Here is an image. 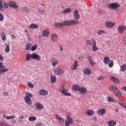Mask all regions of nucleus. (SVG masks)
Instances as JSON below:
<instances>
[{
  "instance_id": "20",
  "label": "nucleus",
  "mask_w": 126,
  "mask_h": 126,
  "mask_svg": "<svg viewBox=\"0 0 126 126\" xmlns=\"http://www.w3.org/2000/svg\"><path fill=\"white\" fill-rule=\"evenodd\" d=\"M26 60L27 62H30L31 60H33V53H28L26 55Z\"/></svg>"
},
{
  "instance_id": "4",
  "label": "nucleus",
  "mask_w": 126,
  "mask_h": 126,
  "mask_svg": "<svg viewBox=\"0 0 126 126\" xmlns=\"http://www.w3.org/2000/svg\"><path fill=\"white\" fill-rule=\"evenodd\" d=\"M53 73L56 75H63L64 73V70L60 66L56 67L53 70Z\"/></svg>"
},
{
  "instance_id": "1",
  "label": "nucleus",
  "mask_w": 126,
  "mask_h": 126,
  "mask_svg": "<svg viewBox=\"0 0 126 126\" xmlns=\"http://www.w3.org/2000/svg\"><path fill=\"white\" fill-rule=\"evenodd\" d=\"M77 24H79V21L69 20L65 21L63 23H56L54 25L57 28H61L63 26H72Z\"/></svg>"
},
{
  "instance_id": "61",
  "label": "nucleus",
  "mask_w": 126,
  "mask_h": 126,
  "mask_svg": "<svg viewBox=\"0 0 126 126\" xmlns=\"http://www.w3.org/2000/svg\"><path fill=\"white\" fill-rule=\"evenodd\" d=\"M27 36H28V40L29 41H31L32 38H31V37H30V36H29V34L28 35H27Z\"/></svg>"
},
{
  "instance_id": "13",
  "label": "nucleus",
  "mask_w": 126,
  "mask_h": 126,
  "mask_svg": "<svg viewBox=\"0 0 126 126\" xmlns=\"http://www.w3.org/2000/svg\"><path fill=\"white\" fill-rule=\"evenodd\" d=\"M59 38L58 37V34L53 33L51 35V40L52 42H58Z\"/></svg>"
},
{
  "instance_id": "63",
  "label": "nucleus",
  "mask_w": 126,
  "mask_h": 126,
  "mask_svg": "<svg viewBox=\"0 0 126 126\" xmlns=\"http://www.w3.org/2000/svg\"><path fill=\"white\" fill-rule=\"evenodd\" d=\"M39 13H40V14H44V11L43 10H41V11H39Z\"/></svg>"
},
{
  "instance_id": "56",
  "label": "nucleus",
  "mask_w": 126,
  "mask_h": 126,
  "mask_svg": "<svg viewBox=\"0 0 126 126\" xmlns=\"http://www.w3.org/2000/svg\"><path fill=\"white\" fill-rule=\"evenodd\" d=\"M35 126H44V125H43V124H42V123H38Z\"/></svg>"
},
{
  "instance_id": "25",
  "label": "nucleus",
  "mask_w": 126,
  "mask_h": 126,
  "mask_svg": "<svg viewBox=\"0 0 126 126\" xmlns=\"http://www.w3.org/2000/svg\"><path fill=\"white\" fill-rule=\"evenodd\" d=\"M117 125V121L115 120H110L107 122V126H115Z\"/></svg>"
},
{
  "instance_id": "46",
  "label": "nucleus",
  "mask_w": 126,
  "mask_h": 126,
  "mask_svg": "<svg viewBox=\"0 0 126 126\" xmlns=\"http://www.w3.org/2000/svg\"><path fill=\"white\" fill-rule=\"evenodd\" d=\"M113 66H114V62L113 61V60H110V62L108 63V66L111 68L113 67Z\"/></svg>"
},
{
  "instance_id": "27",
  "label": "nucleus",
  "mask_w": 126,
  "mask_h": 126,
  "mask_svg": "<svg viewBox=\"0 0 126 126\" xmlns=\"http://www.w3.org/2000/svg\"><path fill=\"white\" fill-rule=\"evenodd\" d=\"M30 29H38L39 28V25L35 24H32L29 26Z\"/></svg>"
},
{
  "instance_id": "7",
  "label": "nucleus",
  "mask_w": 126,
  "mask_h": 126,
  "mask_svg": "<svg viewBox=\"0 0 126 126\" xmlns=\"http://www.w3.org/2000/svg\"><path fill=\"white\" fill-rule=\"evenodd\" d=\"M105 25L107 28H114L116 26V23L107 21L105 23Z\"/></svg>"
},
{
  "instance_id": "52",
  "label": "nucleus",
  "mask_w": 126,
  "mask_h": 126,
  "mask_svg": "<svg viewBox=\"0 0 126 126\" xmlns=\"http://www.w3.org/2000/svg\"><path fill=\"white\" fill-rule=\"evenodd\" d=\"M104 78H105V77H104L103 76H100L97 78V81H100L101 80H103V79H104Z\"/></svg>"
},
{
  "instance_id": "59",
  "label": "nucleus",
  "mask_w": 126,
  "mask_h": 126,
  "mask_svg": "<svg viewBox=\"0 0 126 126\" xmlns=\"http://www.w3.org/2000/svg\"><path fill=\"white\" fill-rule=\"evenodd\" d=\"M60 48L61 52H63V46H62V45H60Z\"/></svg>"
},
{
  "instance_id": "22",
  "label": "nucleus",
  "mask_w": 126,
  "mask_h": 126,
  "mask_svg": "<svg viewBox=\"0 0 126 126\" xmlns=\"http://www.w3.org/2000/svg\"><path fill=\"white\" fill-rule=\"evenodd\" d=\"M106 109L102 108L101 109L97 110V114L100 116H104V114H106Z\"/></svg>"
},
{
  "instance_id": "51",
  "label": "nucleus",
  "mask_w": 126,
  "mask_h": 126,
  "mask_svg": "<svg viewBox=\"0 0 126 126\" xmlns=\"http://www.w3.org/2000/svg\"><path fill=\"white\" fill-rule=\"evenodd\" d=\"M98 12L99 14H104L105 13V11L102 9H98Z\"/></svg>"
},
{
  "instance_id": "10",
  "label": "nucleus",
  "mask_w": 126,
  "mask_h": 126,
  "mask_svg": "<svg viewBox=\"0 0 126 126\" xmlns=\"http://www.w3.org/2000/svg\"><path fill=\"white\" fill-rule=\"evenodd\" d=\"M55 117L56 119V120H58L59 121V124L61 125H63V123H64V119H63V117L60 116L58 114H55Z\"/></svg>"
},
{
  "instance_id": "42",
  "label": "nucleus",
  "mask_w": 126,
  "mask_h": 126,
  "mask_svg": "<svg viewBox=\"0 0 126 126\" xmlns=\"http://www.w3.org/2000/svg\"><path fill=\"white\" fill-rule=\"evenodd\" d=\"M36 120H37L36 116H32L29 118V121H30V122H34V121H36Z\"/></svg>"
},
{
  "instance_id": "23",
  "label": "nucleus",
  "mask_w": 126,
  "mask_h": 126,
  "mask_svg": "<svg viewBox=\"0 0 126 126\" xmlns=\"http://www.w3.org/2000/svg\"><path fill=\"white\" fill-rule=\"evenodd\" d=\"M83 73L85 75H90V74L92 73V70L91 69L87 68L84 69Z\"/></svg>"
},
{
  "instance_id": "44",
  "label": "nucleus",
  "mask_w": 126,
  "mask_h": 126,
  "mask_svg": "<svg viewBox=\"0 0 126 126\" xmlns=\"http://www.w3.org/2000/svg\"><path fill=\"white\" fill-rule=\"evenodd\" d=\"M22 10L23 11H25L26 13H29L30 10H29L28 8L27 7H22Z\"/></svg>"
},
{
  "instance_id": "55",
  "label": "nucleus",
  "mask_w": 126,
  "mask_h": 126,
  "mask_svg": "<svg viewBox=\"0 0 126 126\" xmlns=\"http://www.w3.org/2000/svg\"><path fill=\"white\" fill-rule=\"evenodd\" d=\"M3 6L4 8H7V7H8V3H4Z\"/></svg>"
},
{
  "instance_id": "38",
  "label": "nucleus",
  "mask_w": 126,
  "mask_h": 126,
  "mask_svg": "<svg viewBox=\"0 0 126 126\" xmlns=\"http://www.w3.org/2000/svg\"><path fill=\"white\" fill-rule=\"evenodd\" d=\"M93 41H95V39H92V40H87L86 41V43L89 46H91L93 44Z\"/></svg>"
},
{
  "instance_id": "3",
  "label": "nucleus",
  "mask_w": 126,
  "mask_h": 126,
  "mask_svg": "<svg viewBox=\"0 0 126 126\" xmlns=\"http://www.w3.org/2000/svg\"><path fill=\"white\" fill-rule=\"evenodd\" d=\"M31 98H33V94L29 93H26V96L24 97V100L28 105H32V102Z\"/></svg>"
},
{
  "instance_id": "41",
  "label": "nucleus",
  "mask_w": 126,
  "mask_h": 126,
  "mask_svg": "<svg viewBox=\"0 0 126 126\" xmlns=\"http://www.w3.org/2000/svg\"><path fill=\"white\" fill-rule=\"evenodd\" d=\"M26 51H30L31 50V44L30 43H27L25 48Z\"/></svg>"
},
{
  "instance_id": "24",
  "label": "nucleus",
  "mask_w": 126,
  "mask_h": 126,
  "mask_svg": "<svg viewBox=\"0 0 126 126\" xmlns=\"http://www.w3.org/2000/svg\"><path fill=\"white\" fill-rule=\"evenodd\" d=\"M109 90H111L113 92V93H116L117 91H119V89L117 88V87L115 86H110L109 87Z\"/></svg>"
},
{
  "instance_id": "62",
  "label": "nucleus",
  "mask_w": 126,
  "mask_h": 126,
  "mask_svg": "<svg viewBox=\"0 0 126 126\" xmlns=\"http://www.w3.org/2000/svg\"><path fill=\"white\" fill-rule=\"evenodd\" d=\"M25 32L27 33V36L29 35V33L28 32V31H27V30H25Z\"/></svg>"
},
{
  "instance_id": "43",
  "label": "nucleus",
  "mask_w": 126,
  "mask_h": 126,
  "mask_svg": "<svg viewBox=\"0 0 126 126\" xmlns=\"http://www.w3.org/2000/svg\"><path fill=\"white\" fill-rule=\"evenodd\" d=\"M97 35H102V34H106V32L103 30L98 31L97 32Z\"/></svg>"
},
{
  "instance_id": "11",
  "label": "nucleus",
  "mask_w": 126,
  "mask_h": 126,
  "mask_svg": "<svg viewBox=\"0 0 126 126\" xmlns=\"http://www.w3.org/2000/svg\"><path fill=\"white\" fill-rule=\"evenodd\" d=\"M119 6H121V5L117 2H113L109 4V7L111 8V9H116V8H119Z\"/></svg>"
},
{
  "instance_id": "54",
  "label": "nucleus",
  "mask_w": 126,
  "mask_h": 126,
  "mask_svg": "<svg viewBox=\"0 0 126 126\" xmlns=\"http://www.w3.org/2000/svg\"><path fill=\"white\" fill-rule=\"evenodd\" d=\"M107 100H108V102H114V99H113L110 96L108 97Z\"/></svg>"
},
{
  "instance_id": "12",
  "label": "nucleus",
  "mask_w": 126,
  "mask_h": 126,
  "mask_svg": "<svg viewBox=\"0 0 126 126\" xmlns=\"http://www.w3.org/2000/svg\"><path fill=\"white\" fill-rule=\"evenodd\" d=\"M73 17L75 19L74 20H76V21H77V20H79V18H80V15L79 14L78 10H75L74 11Z\"/></svg>"
},
{
  "instance_id": "15",
  "label": "nucleus",
  "mask_w": 126,
  "mask_h": 126,
  "mask_svg": "<svg viewBox=\"0 0 126 126\" xmlns=\"http://www.w3.org/2000/svg\"><path fill=\"white\" fill-rule=\"evenodd\" d=\"M98 50H99V48L98 47H97L96 40H93L92 51L93 52H96L98 51Z\"/></svg>"
},
{
  "instance_id": "40",
  "label": "nucleus",
  "mask_w": 126,
  "mask_h": 126,
  "mask_svg": "<svg viewBox=\"0 0 126 126\" xmlns=\"http://www.w3.org/2000/svg\"><path fill=\"white\" fill-rule=\"evenodd\" d=\"M119 104L124 107V108H126V103L125 102V101L123 100H120L119 101Z\"/></svg>"
},
{
  "instance_id": "31",
  "label": "nucleus",
  "mask_w": 126,
  "mask_h": 126,
  "mask_svg": "<svg viewBox=\"0 0 126 126\" xmlns=\"http://www.w3.org/2000/svg\"><path fill=\"white\" fill-rule=\"evenodd\" d=\"M110 79L111 80V81H113V82H114L115 83H119L120 82V80L115 77L111 76Z\"/></svg>"
},
{
  "instance_id": "57",
  "label": "nucleus",
  "mask_w": 126,
  "mask_h": 126,
  "mask_svg": "<svg viewBox=\"0 0 126 126\" xmlns=\"http://www.w3.org/2000/svg\"><path fill=\"white\" fill-rule=\"evenodd\" d=\"M3 60H4V57L0 54V61H3Z\"/></svg>"
},
{
  "instance_id": "45",
  "label": "nucleus",
  "mask_w": 126,
  "mask_h": 126,
  "mask_svg": "<svg viewBox=\"0 0 126 126\" xmlns=\"http://www.w3.org/2000/svg\"><path fill=\"white\" fill-rule=\"evenodd\" d=\"M116 97H121V96H122V94L121 93V92H120V91L118 90V91H117V92H115V93H114Z\"/></svg>"
},
{
  "instance_id": "29",
  "label": "nucleus",
  "mask_w": 126,
  "mask_h": 126,
  "mask_svg": "<svg viewBox=\"0 0 126 126\" xmlns=\"http://www.w3.org/2000/svg\"><path fill=\"white\" fill-rule=\"evenodd\" d=\"M110 61V58L108 56H105L103 58V63L105 64H108V63H109Z\"/></svg>"
},
{
  "instance_id": "48",
  "label": "nucleus",
  "mask_w": 126,
  "mask_h": 126,
  "mask_svg": "<svg viewBox=\"0 0 126 126\" xmlns=\"http://www.w3.org/2000/svg\"><path fill=\"white\" fill-rule=\"evenodd\" d=\"M32 51H36L37 50V44H34L33 46H32L31 48Z\"/></svg>"
},
{
  "instance_id": "39",
  "label": "nucleus",
  "mask_w": 126,
  "mask_h": 126,
  "mask_svg": "<svg viewBox=\"0 0 126 126\" xmlns=\"http://www.w3.org/2000/svg\"><path fill=\"white\" fill-rule=\"evenodd\" d=\"M120 70L121 71H126V64H123L120 67Z\"/></svg>"
},
{
  "instance_id": "14",
  "label": "nucleus",
  "mask_w": 126,
  "mask_h": 126,
  "mask_svg": "<svg viewBox=\"0 0 126 126\" xmlns=\"http://www.w3.org/2000/svg\"><path fill=\"white\" fill-rule=\"evenodd\" d=\"M32 60H34V61H37V62H40V61H41V56L38 55V54L36 53H33Z\"/></svg>"
},
{
  "instance_id": "47",
  "label": "nucleus",
  "mask_w": 126,
  "mask_h": 126,
  "mask_svg": "<svg viewBox=\"0 0 126 126\" xmlns=\"http://www.w3.org/2000/svg\"><path fill=\"white\" fill-rule=\"evenodd\" d=\"M4 20V16L0 12V22H2Z\"/></svg>"
},
{
  "instance_id": "64",
  "label": "nucleus",
  "mask_w": 126,
  "mask_h": 126,
  "mask_svg": "<svg viewBox=\"0 0 126 126\" xmlns=\"http://www.w3.org/2000/svg\"><path fill=\"white\" fill-rule=\"evenodd\" d=\"M11 124H12L13 125H14V124H16V122H15V121H13L11 122Z\"/></svg>"
},
{
  "instance_id": "58",
  "label": "nucleus",
  "mask_w": 126,
  "mask_h": 126,
  "mask_svg": "<svg viewBox=\"0 0 126 126\" xmlns=\"http://www.w3.org/2000/svg\"><path fill=\"white\" fill-rule=\"evenodd\" d=\"M11 37L13 40H14V39L16 38L15 35H14V34H11Z\"/></svg>"
},
{
  "instance_id": "50",
  "label": "nucleus",
  "mask_w": 126,
  "mask_h": 126,
  "mask_svg": "<svg viewBox=\"0 0 126 126\" xmlns=\"http://www.w3.org/2000/svg\"><path fill=\"white\" fill-rule=\"evenodd\" d=\"M122 42L124 45H126V36H123L122 37Z\"/></svg>"
},
{
  "instance_id": "32",
  "label": "nucleus",
  "mask_w": 126,
  "mask_h": 126,
  "mask_svg": "<svg viewBox=\"0 0 126 126\" xmlns=\"http://www.w3.org/2000/svg\"><path fill=\"white\" fill-rule=\"evenodd\" d=\"M70 12H71V8H70L65 9L62 11L63 14H66V13H70Z\"/></svg>"
},
{
  "instance_id": "36",
  "label": "nucleus",
  "mask_w": 126,
  "mask_h": 126,
  "mask_svg": "<svg viewBox=\"0 0 126 126\" xmlns=\"http://www.w3.org/2000/svg\"><path fill=\"white\" fill-rule=\"evenodd\" d=\"M0 36L3 41H5L6 40V36H5V33H4V32H1Z\"/></svg>"
},
{
  "instance_id": "18",
  "label": "nucleus",
  "mask_w": 126,
  "mask_h": 126,
  "mask_svg": "<svg viewBox=\"0 0 126 126\" xmlns=\"http://www.w3.org/2000/svg\"><path fill=\"white\" fill-rule=\"evenodd\" d=\"M35 109L37 111H41L42 109H44V105L40 103L37 102L35 104Z\"/></svg>"
},
{
  "instance_id": "35",
  "label": "nucleus",
  "mask_w": 126,
  "mask_h": 126,
  "mask_svg": "<svg viewBox=\"0 0 126 126\" xmlns=\"http://www.w3.org/2000/svg\"><path fill=\"white\" fill-rule=\"evenodd\" d=\"M5 45H6V47L5 49V53H9L10 51V46H9V44H6Z\"/></svg>"
},
{
  "instance_id": "8",
  "label": "nucleus",
  "mask_w": 126,
  "mask_h": 126,
  "mask_svg": "<svg viewBox=\"0 0 126 126\" xmlns=\"http://www.w3.org/2000/svg\"><path fill=\"white\" fill-rule=\"evenodd\" d=\"M117 30L118 33L120 34H123V32H125V31L126 30V27L125 25H119L117 28Z\"/></svg>"
},
{
  "instance_id": "16",
  "label": "nucleus",
  "mask_w": 126,
  "mask_h": 126,
  "mask_svg": "<svg viewBox=\"0 0 126 126\" xmlns=\"http://www.w3.org/2000/svg\"><path fill=\"white\" fill-rule=\"evenodd\" d=\"M79 92L80 94H81L82 95H84L87 93V88L84 87H80L79 88Z\"/></svg>"
},
{
  "instance_id": "6",
  "label": "nucleus",
  "mask_w": 126,
  "mask_h": 126,
  "mask_svg": "<svg viewBox=\"0 0 126 126\" xmlns=\"http://www.w3.org/2000/svg\"><path fill=\"white\" fill-rule=\"evenodd\" d=\"M8 71V68H5V66L2 65V63L0 62V74H3Z\"/></svg>"
},
{
  "instance_id": "28",
  "label": "nucleus",
  "mask_w": 126,
  "mask_h": 126,
  "mask_svg": "<svg viewBox=\"0 0 126 126\" xmlns=\"http://www.w3.org/2000/svg\"><path fill=\"white\" fill-rule=\"evenodd\" d=\"M87 59H88L90 64H91V65H93V66L95 65V63L94 62V61L92 60V58L91 57V56H88L87 57Z\"/></svg>"
},
{
  "instance_id": "60",
  "label": "nucleus",
  "mask_w": 126,
  "mask_h": 126,
  "mask_svg": "<svg viewBox=\"0 0 126 126\" xmlns=\"http://www.w3.org/2000/svg\"><path fill=\"white\" fill-rule=\"evenodd\" d=\"M4 96H8V92H4Z\"/></svg>"
},
{
  "instance_id": "26",
  "label": "nucleus",
  "mask_w": 126,
  "mask_h": 126,
  "mask_svg": "<svg viewBox=\"0 0 126 126\" xmlns=\"http://www.w3.org/2000/svg\"><path fill=\"white\" fill-rule=\"evenodd\" d=\"M77 66H78V63L77 61H75L73 65L71 66V70H75L77 68Z\"/></svg>"
},
{
  "instance_id": "53",
  "label": "nucleus",
  "mask_w": 126,
  "mask_h": 126,
  "mask_svg": "<svg viewBox=\"0 0 126 126\" xmlns=\"http://www.w3.org/2000/svg\"><path fill=\"white\" fill-rule=\"evenodd\" d=\"M28 86H29L30 88H34V85L30 82L28 83Z\"/></svg>"
},
{
  "instance_id": "9",
  "label": "nucleus",
  "mask_w": 126,
  "mask_h": 126,
  "mask_svg": "<svg viewBox=\"0 0 126 126\" xmlns=\"http://www.w3.org/2000/svg\"><path fill=\"white\" fill-rule=\"evenodd\" d=\"M9 5L10 7L14 8V9H17L18 8V5H17L16 2L13 1H10L9 2Z\"/></svg>"
},
{
  "instance_id": "17",
  "label": "nucleus",
  "mask_w": 126,
  "mask_h": 126,
  "mask_svg": "<svg viewBox=\"0 0 126 126\" xmlns=\"http://www.w3.org/2000/svg\"><path fill=\"white\" fill-rule=\"evenodd\" d=\"M51 62L52 66H57L59 63V60L57 58H51Z\"/></svg>"
},
{
  "instance_id": "49",
  "label": "nucleus",
  "mask_w": 126,
  "mask_h": 126,
  "mask_svg": "<svg viewBox=\"0 0 126 126\" xmlns=\"http://www.w3.org/2000/svg\"><path fill=\"white\" fill-rule=\"evenodd\" d=\"M3 10V7L2 6V0H0V11Z\"/></svg>"
},
{
  "instance_id": "21",
  "label": "nucleus",
  "mask_w": 126,
  "mask_h": 126,
  "mask_svg": "<svg viewBox=\"0 0 126 126\" xmlns=\"http://www.w3.org/2000/svg\"><path fill=\"white\" fill-rule=\"evenodd\" d=\"M39 96H45L48 95V91L44 89H41L39 91Z\"/></svg>"
},
{
  "instance_id": "2",
  "label": "nucleus",
  "mask_w": 126,
  "mask_h": 126,
  "mask_svg": "<svg viewBox=\"0 0 126 126\" xmlns=\"http://www.w3.org/2000/svg\"><path fill=\"white\" fill-rule=\"evenodd\" d=\"M59 91L60 92H61V93H62L64 96H68L69 97L71 96V94L68 93V89H65L64 88V84H61L59 89Z\"/></svg>"
},
{
  "instance_id": "33",
  "label": "nucleus",
  "mask_w": 126,
  "mask_h": 126,
  "mask_svg": "<svg viewBox=\"0 0 126 126\" xmlns=\"http://www.w3.org/2000/svg\"><path fill=\"white\" fill-rule=\"evenodd\" d=\"M94 114V111L93 110H88L86 112V115L87 116H93Z\"/></svg>"
},
{
  "instance_id": "37",
  "label": "nucleus",
  "mask_w": 126,
  "mask_h": 126,
  "mask_svg": "<svg viewBox=\"0 0 126 126\" xmlns=\"http://www.w3.org/2000/svg\"><path fill=\"white\" fill-rule=\"evenodd\" d=\"M5 118L6 120H13V119L16 118V116L15 115H11L10 116H5Z\"/></svg>"
},
{
  "instance_id": "19",
  "label": "nucleus",
  "mask_w": 126,
  "mask_h": 126,
  "mask_svg": "<svg viewBox=\"0 0 126 126\" xmlns=\"http://www.w3.org/2000/svg\"><path fill=\"white\" fill-rule=\"evenodd\" d=\"M41 34L43 37H49L50 36V31L48 29L44 30Z\"/></svg>"
},
{
  "instance_id": "5",
  "label": "nucleus",
  "mask_w": 126,
  "mask_h": 126,
  "mask_svg": "<svg viewBox=\"0 0 126 126\" xmlns=\"http://www.w3.org/2000/svg\"><path fill=\"white\" fill-rule=\"evenodd\" d=\"M73 124V120L69 115H67L64 122L65 126H69V125Z\"/></svg>"
},
{
  "instance_id": "34",
  "label": "nucleus",
  "mask_w": 126,
  "mask_h": 126,
  "mask_svg": "<svg viewBox=\"0 0 126 126\" xmlns=\"http://www.w3.org/2000/svg\"><path fill=\"white\" fill-rule=\"evenodd\" d=\"M50 81L52 83H56L57 81V78L56 76H52L50 77Z\"/></svg>"
},
{
  "instance_id": "30",
  "label": "nucleus",
  "mask_w": 126,
  "mask_h": 126,
  "mask_svg": "<svg viewBox=\"0 0 126 126\" xmlns=\"http://www.w3.org/2000/svg\"><path fill=\"white\" fill-rule=\"evenodd\" d=\"M80 86L78 85H74L72 87V89L74 91H79V88H80Z\"/></svg>"
}]
</instances>
